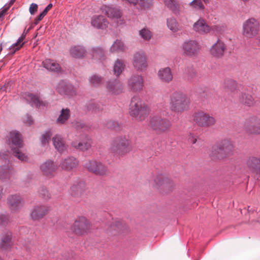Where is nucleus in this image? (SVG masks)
Segmentation results:
<instances>
[{"instance_id":"obj_1","label":"nucleus","mask_w":260,"mask_h":260,"mask_svg":"<svg viewBox=\"0 0 260 260\" xmlns=\"http://www.w3.org/2000/svg\"><path fill=\"white\" fill-rule=\"evenodd\" d=\"M149 113V108L139 96L134 95L132 98L129 106V114L131 117L141 121L147 117Z\"/></svg>"},{"instance_id":"obj_2","label":"nucleus","mask_w":260,"mask_h":260,"mask_svg":"<svg viewBox=\"0 0 260 260\" xmlns=\"http://www.w3.org/2000/svg\"><path fill=\"white\" fill-rule=\"evenodd\" d=\"M190 100L182 92L176 91L170 95L169 107L172 112L181 113L188 109Z\"/></svg>"},{"instance_id":"obj_3","label":"nucleus","mask_w":260,"mask_h":260,"mask_svg":"<svg viewBox=\"0 0 260 260\" xmlns=\"http://www.w3.org/2000/svg\"><path fill=\"white\" fill-rule=\"evenodd\" d=\"M110 150L115 155L122 156L132 151V147L127 137L119 136L113 140Z\"/></svg>"},{"instance_id":"obj_4","label":"nucleus","mask_w":260,"mask_h":260,"mask_svg":"<svg viewBox=\"0 0 260 260\" xmlns=\"http://www.w3.org/2000/svg\"><path fill=\"white\" fill-rule=\"evenodd\" d=\"M233 149V145L230 140H223L212 147L211 155L218 159L223 158L231 154Z\"/></svg>"},{"instance_id":"obj_5","label":"nucleus","mask_w":260,"mask_h":260,"mask_svg":"<svg viewBox=\"0 0 260 260\" xmlns=\"http://www.w3.org/2000/svg\"><path fill=\"white\" fill-rule=\"evenodd\" d=\"M149 126L156 132L164 133L170 128L172 123L170 120L166 118L154 116L150 118Z\"/></svg>"},{"instance_id":"obj_6","label":"nucleus","mask_w":260,"mask_h":260,"mask_svg":"<svg viewBox=\"0 0 260 260\" xmlns=\"http://www.w3.org/2000/svg\"><path fill=\"white\" fill-rule=\"evenodd\" d=\"M259 29V22L253 18L245 21L242 25V34L247 38H252L258 33Z\"/></svg>"},{"instance_id":"obj_7","label":"nucleus","mask_w":260,"mask_h":260,"mask_svg":"<svg viewBox=\"0 0 260 260\" xmlns=\"http://www.w3.org/2000/svg\"><path fill=\"white\" fill-rule=\"evenodd\" d=\"M104 11L107 17L113 21L114 26L118 27L125 23L124 19L122 18L121 12L119 9L114 7L105 6Z\"/></svg>"},{"instance_id":"obj_8","label":"nucleus","mask_w":260,"mask_h":260,"mask_svg":"<svg viewBox=\"0 0 260 260\" xmlns=\"http://www.w3.org/2000/svg\"><path fill=\"white\" fill-rule=\"evenodd\" d=\"M192 117L198 125L201 127H209L215 123V118L202 111L194 113Z\"/></svg>"},{"instance_id":"obj_9","label":"nucleus","mask_w":260,"mask_h":260,"mask_svg":"<svg viewBox=\"0 0 260 260\" xmlns=\"http://www.w3.org/2000/svg\"><path fill=\"white\" fill-rule=\"evenodd\" d=\"M127 84L130 91L134 93L140 92L144 86V79L142 76L139 74L132 75L127 79Z\"/></svg>"},{"instance_id":"obj_10","label":"nucleus","mask_w":260,"mask_h":260,"mask_svg":"<svg viewBox=\"0 0 260 260\" xmlns=\"http://www.w3.org/2000/svg\"><path fill=\"white\" fill-rule=\"evenodd\" d=\"M84 166L90 172L96 175H103L107 172V169L101 162L94 159L88 160Z\"/></svg>"},{"instance_id":"obj_11","label":"nucleus","mask_w":260,"mask_h":260,"mask_svg":"<svg viewBox=\"0 0 260 260\" xmlns=\"http://www.w3.org/2000/svg\"><path fill=\"white\" fill-rule=\"evenodd\" d=\"M92 143L91 138L88 135H85L82 136L79 141H73L71 143V146L77 150L86 151L91 147Z\"/></svg>"},{"instance_id":"obj_12","label":"nucleus","mask_w":260,"mask_h":260,"mask_svg":"<svg viewBox=\"0 0 260 260\" xmlns=\"http://www.w3.org/2000/svg\"><path fill=\"white\" fill-rule=\"evenodd\" d=\"M89 227L87 219L84 217H80L73 223L72 230L76 234L82 235L89 231Z\"/></svg>"},{"instance_id":"obj_13","label":"nucleus","mask_w":260,"mask_h":260,"mask_svg":"<svg viewBox=\"0 0 260 260\" xmlns=\"http://www.w3.org/2000/svg\"><path fill=\"white\" fill-rule=\"evenodd\" d=\"M183 54L187 56H194L200 50L198 43L194 40H186L182 44Z\"/></svg>"},{"instance_id":"obj_14","label":"nucleus","mask_w":260,"mask_h":260,"mask_svg":"<svg viewBox=\"0 0 260 260\" xmlns=\"http://www.w3.org/2000/svg\"><path fill=\"white\" fill-rule=\"evenodd\" d=\"M133 66L139 71H144L147 68V61L145 54L142 52H137L134 54Z\"/></svg>"},{"instance_id":"obj_15","label":"nucleus","mask_w":260,"mask_h":260,"mask_svg":"<svg viewBox=\"0 0 260 260\" xmlns=\"http://www.w3.org/2000/svg\"><path fill=\"white\" fill-rule=\"evenodd\" d=\"M106 89L112 94H118L123 90L122 83L118 79L108 80L106 83Z\"/></svg>"},{"instance_id":"obj_16","label":"nucleus","mask_w":260,"mask_h":260,"mask_svg":"<svg viewBox=\"0 0 260 260\" xmlns=\"http://www.w3.org/2000/svg\"><path fill=\"white\" fill-rule=\"evenodd\" d=\"M40 169L44 175L52 177L54 176L57 167L53 161L48 160L40 165Z\"/></svg>"},{"instance_id":"obj_17","label":"nucleus","mask_w":260,"mask_h":260,"mask_svg":"<svg viewBox=\"0 0 260 260\" xmlns=\"http://www.w3.org/2000/svg\"><path fill=\"white\" fill-rule=\"evenodd\" d=\"M56 90L61 95H73L75 92L74 87L63 80L58 83L56 86Z\"/></svg>"},{"instance_id":"obj_18","label":"nucleus","mask_w":260,"mask_h":260,"mask_svg":"<svg viewBox=\"0 0 260 260\" xmlns=\"http://www.w3.org/2000/svg\"><path fill=\"white\" fill-rule=\"evenodd\" d=\"M7 203L11 210L14 211L18 210L23 206L22 200L18 194L9 196L7 199Z\"/></svg>"},{"instance_id":"obj_19","label":"nucleus","mask_w":260,"mask_h":260,"mask_svg":"<svg viewBox=\"0 0 260 260\" xmlns=\"http://www.w3.org/2000/svg\"><path fill=\"white\" fill-rule=\"evenodd\" d=\"M194 30L201 35H205L209 32L211 29L210 26L203 18H200L193 25Z\"/></svg>"},{"instance_id":"obj_20","label":"nucleus","mask_w":260,"mask_h":260,"mask_svg":"<svg viewBox=\"0 0 260 260\" xmlns=\"http://www.w3.org/2000/svg\"><path fill=\"white\" fill-rule=\"evenodd\" d=\"M24 98L31 107H35L37 108L45 107L46 104L45 102L40 100L37 95L32 93H26Z\"/></svg>"},{"instance_id":"obj_21","label":"nucleus","mask_w":260,"mask_h":260,"mask_svg":"<svg viewBox=\"0 0 260 260\" xmlns=\"http://www.w3.org/2000/svg\"><path fill=\"white\" fill-rule=\"evenodd\" d=\"M225 49L224 43L222 41L218 40L216 43L212 45L210 49V52L213 56L220 58L223 56Z\"/></svg>"},{"instance_id":"obj_22","label":"nucleus","mask_w":260,"mask_h":260,"mask_svg":"<svg viewBox=\"0 0 260 260\" xmlns=\"http://www.w3.org/2000/svg\"><path fill=\"white\" fill-rule=\"evenodd\" d=\"M159 79L164 83H169L173 79V75L169 67L160 69L157 73Z\"/></svg>"},{"instance_id":"obj_23","label":"nucleus","mask_w":260,"mask_h":260,"mask_svg":"<svg viewBox=\"0 0 260 260\" xmlns=\"http://www.w3.org/2000/svg\"><path fill=\"white\" fill-rule=\"evenodd\" d=\"M9 141L11 142L10 147L12 148H20L22 147V141L20 134L16 131L10 133Z\"/></svg>"},{"instance_id":"obj_24","label":"nucleus","mask_w":260,"mask_h":260,"mask_svg":"<svg viewBox=\"0 0 260 260\" xmlns=\"http://www.w3.org/2000/svg\"><path fill=\"white\" fill-rule=\"evenodd\" d=\"M14 171V168L9 164L0 166V181L8 182Z\"/></svg>"},{"instance_id":"obj_25","label":"nucleus","mask_w":260,"mask_h":260,"mask_svg":"<svg viewBox=\"0 0 260 260\" xmlns=\"http://www.w3.org/2000/svg\"><path fill=\"white\" fill-rule=\"evenodd\" d=\"M49 210V207L48 206H36L31 211V217L34 220H38L46 215Z\"/></svg>"},{"instance_id":"obj_26","label":"nucleus","mask_w":260,"mask_h":260,"mask_svg":"<svg viewBox=\"0 0 260 260\" xmlns=\"http://www.w3.org/2000/svg\"><path fill=\"white\" fill-rule=\"evenodd\" d=\"M91 24L95 28L104 29L108 26V22L102 15H94L91 18Z\"/></svg>"},{"instance_id":"obj_27","label":"nucleus","mask_w":260,"mask_h":260,"mask_svg":"<svg viewBox=\"0 0 260 260\" xmlns=\"http://www.w3.org/2000/svg\"><path fill=\"white\" fill-rule=\"evenodd\" d=\"M12 233L9 231H6L2 233L0 248L3 250H7L12 245Z\"/></svg>"},{"instance_id":"obj_28","label":"nucleus","mask_w":260,"mask_h":260,"mask_svg":"<svg viewBox=\"0 0 260 260\" xmlns=\"http://www.w3.org/2000/svg\"><path fill=\"white\" fill-rule=\"evenodd\" d=\"M150 183L153 186H166L171 183V181L168 177L160 174L157 175L154 179L149 180Z\"/></svg>"},{"instance_id":"obj_29","label":"nucleus","mask_w":260,"mask_h":260,"mask_svg":"<svg viewBox=\"0 0 260 260\" xmlns=\"http://www.w3.org/2000/svg\"><path fill=\"white\" fill-rule=\"evenodd\" d=\"M78 164V161L73 156L68 157L60 163L61 168L65 170H71L76 168Z\"/></svg>"},{"instance_id":"obj_30","label":"nucleus","mask_w":260,"mask_h":260,"mask_svg":"<svg viewBox=\"0 0 260 260\" xmlns=\"http://www.w3.org/2000/svg\"><path fill=\"white\" fill-rule=\"evenodd\" d=\"M249 121L251 123H253V125L250 126L246 127V131L252 134H260V119L257 117L254 116L250 118Z\"/></svg>"},{"instance_id":"obj_31","label":"nucleus","mask_w":260,"mask_h":260,"mask_svg":"<svg viewBox=\"0 0 260 260\" xmlns=\"http://www.w3.org/2000/svg\"><path fill=\"white\" fill-rule=\"evenodd\" d=\"M85 189V183L82 181H80L72 186L70 193L73 197H78L82 194Z\"/></svg>"},{"instance_id":"obj_32","label":"nucleus","mask_w":260,"mask_h":260,"mask_svg":"<svg viewBox=\"0 0 260 260\" xmlns=\"http://www.w3.org/2000/svg\"><path fill=\"white\" fill-rule=\"evenodd\" d=\"M52 142L55 148L60 153H63L67 150V146L61 136L55 135L52 138Z\"/></svg>"},{"instance_id":"obj_33","label":"nucleus","mask_w":260,"mask_h":260,"mask_svg":"<svg viewBox=\"0 0 260 260\" xmlns=\"http://www.w3.org/2000/svg\"><path fill=\"white\" fill-rule=\"evenodd\" d=\"M246 165L248 168L253 171L260 170V157L250 156L246 161Z\"/></svg>"},{"instance_id":"obj_34","label":"nucleus","mask_w":260,"mask_h":260,"mask_svg":"<svg viewBox=\"0 0 260 260\" xmlns=\"http://www.w3.org/2000/svg\"><path fill=\"white\" fill-rule=\"evenodd\" d=\"M43 67L47 70L57 72L60 68L58 63L53 60L46 59L42 62Z\"/></svg>"},{"instance_id":"obj_35","label":"nucleus","mask_w":260,"mask_h":260,"mask_svg":"<svg viewBox=\"0 0 260 260\" xmlns=\"http://www.w3.org/2000/svg\"><path fill=\"white\" fill-rule=\"evenodd\" d=\"M70 116L71 112L69 109H62L56 122L59 124H64L68 120Z\"/></svg>"},{"instance_id":"obj_36","label":"nucleus","mask_w":260,"mask_h":260,"mask_svg":"<svg viewBox=\"0 0 260 260\" xmlns=\"http://www.w3.org/2000/svg\"><path fill=\"white\" fill-rule=\"evenodd\" d=\"M86 50L84 47L82 46H75L70 49L71 55L75 58H81L84 56Z\"/></svg>"},{"instance_id":"obj_37","label":"nucleus","mask_w":260,"mask_h":260,"mask_svg":"<svg viewBox=\"0 0 260 260\" xmlns=\"http://www.w3.org/2000/svg\"><path fill=\"white\" fill-rule=\"evenodd\" d=\"M124 44L119 40H116L110 48V51L113 52H122L125 50Z\"/></svg>"},{"instance_id":"obj_38","label":"nucleus","mask_w":260,"mask_h":260,"mask_svg":"<svg viewBox=\"0 0 260 260\" xmlns=\"http://www.w3.org/2000/svg\"><path fill=\"white\" fill-rule=\"evenodd\" d=\"M24 40V36L20 37L16 42L12 44L9 48V52L8 54L12 55L18 50L24 44L23 41Z\"/></svg>"},{"instance_id":"obj_39","label":"nucleus","mask_w":260,"mask_h":260,"mask_svg":"<svg viewBox=\"0 0 260 260\" xmlns=\"http://www.w3.org/2000/svg\"><path fill=\"white\" fill-rule=\"evenodd\" d=\"M125 64L123 62L117 59L114 62L113 65V71L114 74L118 77L120 74L124 71Z\"/></svg>"},{"instance_id":"obj_40","label":"nucleus","mask_w":260,"mask_h":260,"mask_svg":"<svg viewBox=\"0 0 260 260\" xmlns=\"http://www.w3.org/2000/svg\"><path fill=\"white\" fill-rule=\"evenodd\" d=\"M90 84L93 87H99L104 83V78L101 76L94 74L89 78Z\"/></svg>"},{"instance_id":"obj_41","label":"nucleus","mask_w":260,"mask_h":260,"mask_svg":"<svg viewBox=\"0 0 260 260\" xmlns=\"http://www.w3.org/2000/svg\"><path fill=\"white\" fill-rule=\"evenodd\" d=\"M92 55L93 58L99 60L105 59V51L101 47H95L92 50Z\"/></svg>"},{"instance_id":"obj_42","label":"nucleus","mask_w":260,"mask_h":260,"mask_svg":"<svg viewBox=\"0 0 260 260\" xmlns=\"http://www.w3.org/2000/svg\"><path fill=\"white\" fill-rule=\"evenodd\" d=\"M87 109L94 113H98L103 110V106L101 103L90 102L87 106Z\"/></svg>"},{"instance_id":"obj_43","label":"nucleus","mask_w":260,"mask_h":260,"mask_svg":"<svg viewBox=\"0 0 260 260\" xmlns=\"http://www.w3.org/2000/svg\"><path fill=\"white\" fill-rule=\"evenodd\" d=\"M239 101L241 103L248 107L252 106L254 104V100L252 96L246 93L242 94Z\"/></svg>"},{"instance_id":"obj_44","label":"nucleus","mask_w":260,"mask_h":260,"mask_svg":"<svg viewBox=\"0 0 260 260\" xmlns=\"http://www.w3.org/2000/svg\"><path fill=\"white\" fill-rule=\"evenodd\" d=\"M139 36L145 41H149L152 37V32L147 27H144L139 31Z\"/></svg>"},{"instance_id":"obj_45","label":"nucleus","mask_w":260,"mask_h":260,"mask_svg":"<svg viewBox=\"0 0 260 260\" xmlns=\"http://www.w3.org/2000/svg\"><path fill=\"white\" fill-rule=\"evenodd\" d=\"M165 5L176 15L179 14V7L174 0H164Z\"/></svg>"},{"instance_id":"obj_46","label":"nucleus","mask_w":260,"mask_h":260,"mask_svg":"<svg viewBox=\"0 0 260 260\" xmlns=\"http://www.w3.org/2000/svg\"><path fill=\"white\" fill-rule=\"evenodd\" d=\"M167 23L168 28L172 31L176 32L179 30V24L174 18L167 19Z\"/></svg>"},{"instance_id":"obj_47","label":"nucleus","mask_w":260,"mask_h":260,"mask_svg":"<svg viewBox=\"0 0 260 260\" xmlns=\"http://www.w3.org/2000/svg\"><path fill=\"white\" fill-rule=\"evenodd\" d=\"M72 124V126L77 131H87L89 128V127L81 121H73Z\"/></svg>"},{"instance_id":"obj_48","label":"nucleus","mask_w":260,"mask_h":260,"mask_svg":"<svg viewBox=\"0 0 260 260\" xmlns=\"http://www.w3.org/2000/svg\"><path fill=\"white\" fill-rule=\"evenodd\" d=\"M52 134L50 130L46 131L42 136L41 138V143L43 146L47 145L51 139Z\"/></svg>"},{"instance_id":"obj_49","label":"nucleus","mask_w":260,"mask_h":260,"mask_svg":"<svg viewBox=\"0 0 260 260\" xmlns=\"http://www.w3.org/2000/svg\"><path fill=\"white\" fill-rule=\"evenodd\" d=\"M19 148L16 149L15 148H12V151H13L14 156L17 157L21 161H26L27 159V156L25 154L19 151Z\"/></svg>"},{"instance_id":"obj_50","label":"nucleus","mask_w":260,"mask_h":260,"mask_svg":"<svg viewBox=\"0 0 260 260\" xmlns=\"http://www.w3.org/2000/svg\"><path fill=\"white\" fill-rule=\"evenodd\" d=\"M105 124L108 128L114 129L116 131L120 127V124L118 121L111 119L107 120Z\"/></svg>"},{"instance_id":"obj_51","label":"nucleus","mask_w":260,"mask_h":260,"mask_svg":"<svg viewBox=\"0 0 260 260\" xmlns=\"http://www.w3.org/2000/svg\"><path fill=\"white\" fill-rule=\"evenodd\" d=\"M123 228L122 223L120 221H115L110 224L109 226L110 231H116L118 232L122 230Z\"/></svg>"},{"instance_id":"obj_52","label":"nucleus","mask_w":260,"mask_h":260,"mask_svg":"<svg viewBox=\"0 0 260 260\" xmlns=\"http://www.w3.org/2000/svg\"><path fill=\"white\" fill-rule=\"evenodd\" d=\"M11 221L10 216L8 214H0V225L2 226L7 225Z\"/></svg>"},{"instance_id":"obj_53","label":"nucleus","mask_w":260,"mask_h":260,"mask_svg":"<svg viewBox=\"0 0 260 260\" xmlns=\"http://www.w3.org/2000/svg\"><path fill=\"white\" fill-rule=\"evenodd\" d=\"M189 4L196 10H202L205 8L201 0H193Z\"/></svg>"},{"instance_id":"obj_54","label":"nucleus","mask_w":260,"mask_h":260,"mask_svg":"<svg viewBox=\"0 0 260 260\" xmlns=\"http://www.w3.org/2000/svg\"><path fill=\"white\" fill-rule=\"evenodd\" d=\"M40 194L45 200L51 198L50 193L45 187H41L39 191Z\"/></svg>"},{"instance_id":"obj_55","label":"nucleus","mask_w":260,"mask_h":260,"mask_svg":"<svg viewBox=\"0 0 260 260\" xmlns=\"http://www.w3.org/2000/svg\"><path fill=\"white\" fill-rule=\"evenodd\" d=\"M225 86L228 88H230L231 90H232L236 86L235 81L232 80H228L225 81Z\"/></svg>"},{"instance_id":"obj_56","label":"nucleus","mask_w":260,"mask_h":260,"mask_svg":"<svg viewBox=\"0 0 260 260\" xmlns=\"http://www.w3.org/2000/svg\"><path fill=\"white\" fill-rule=\"evenodd\" d=\"M188 141L189 143L194 144L197 142V136L192 134H189L188 136Z\"/></svg>"},{"instance_id":"obj_57","label":"nucleus","mask_w":260,"mask_h":260,"mask_svg":"<svg viewBox=\"0 0 260 260\" xmlns=\"http://www.w3.org/2000/svg\"><path fill=\"white\" fill-rule=\"evenodd\" d=\"M38 7V5L36 4L32 3L30 5L29 11L31 15L35 14V12L37 10Z\"/></svg>"},{"instance_id":"obj_58","label":"nucleus","mask_w":260,"mask_h":260,"mask_svg":"<svg viewBox=\"0 0 260 260\" xmlns=\"http://www.w3.org/2000/svg\"><path fill=\"white\" fill-rule=\"evenodd\" d=\"M188 77L192 78L196 75L194 69L191 67H189L187 68V70L186 71Z\"/></svg>"},{"instance_id":"obj_59","label":"nucleus","mask_w":260,"mask_h":260,"mask_svg":"<svg viewBox=\"0 0 260 260\" xmlns=\"http://www.w3.org/2000/svg\"><path fill=\"white\" fill-rule=\"evenodd\" d=\"M9 8V6L6 5L0 9V18H2L4 16Z\"/></svg>"},{"instance_id":"obj_60","label":"nucleus","mask_w":260,"mask_h":260,"mask_svg":"<svg viewBox=\"0 0 260 260\" xmlns=\"http://www.w3.org/2000/svg\"><path fill=\"white\" fill-rule=\"evenodd\" d=\"M32 122L33 120L31 117L28 115H27L26 118L24 120V122L28 125H30L32 123Z\"/></svg>"},{"instance_id":"obj_61","label":"nucleus","mask_w":260,"mask_h":260,"mask_svg":"<svg viewBox=\"0 0 260 260\" xmlns=\"http://www.w3.org/2000/svg\"><path fill=\"white\" fill-rule=\"evenodd\" d=\"M53 5L51 3H50L48 5V6L44 9V10L43 11V13H44L45 15L47 14V12L51 9V8L52 7Z\"/></svg>"},{"instance_id":"obj_62","label":"nucleus","mask_w":260,"mask_h":260,"mask_svg":"<svg viewBox=\"0 0 260 260\" xmlns=\"http://www.w3.org/2000/svg\"><path fill=\"white\" fill-rule=\"evenodd\" d=\"M23 244V246L25 247L26 250L28 252H30V248L29 246L32 245L31 242L30 241H29V244H25H25Z\"/></svg>"},{"instance_id":"obj_63","label":"nucleus","mask_w":260,"mask_h":260,"mask_svg":"<svg viewBox=\"0 0 260 260\" xmlns=\"http://www.w3.org/2000/svg\"><path fill=\"white\" fill-rule=\"evenodd\" d=\"M8 85L7 84H4L3 86H0V92L1 91L7 92Z\"/></svg>"},{"instance_id":"obj_64","label":"nucleus","mask_w":260,"mask_h":260,"mask_svg":"<svg viewBox=\"0 0 260 260\" xmlns=\"http://www.w3.org/2000/svg\"><path fill=\"white\" fill-rule=\"evenodd\" d=\"M46 15L43 13V12H42L40 14V15L37 17V20H41Z\"/></svg>"}]
</instances>
